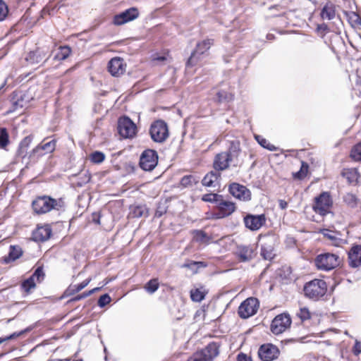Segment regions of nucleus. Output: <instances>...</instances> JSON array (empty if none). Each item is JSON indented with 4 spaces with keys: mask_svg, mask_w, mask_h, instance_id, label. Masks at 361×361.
I'll use <instances>...</instances> for the list:
<instances>
[{
    "mask_svg": "<svg viewBox=\"0 0 361 361\" xmlns=\"http://www.w3.org/2000/svg\"><path fill=\"white\" fill-rule=\"evenodd\" d=\"M61 199L56 200L47 195L39 196L32 202V207L35 214H43L52 209L59 210L63 207Z\"/></svg>",
    "mask_w": 361,
    "mask_h": 361,
    "instance_id": "f257e3e1",
    "label": "nucleus"
},
{
    "mask_svg": "<svg viewBox=\"0 0 361 361\" xmlns=\"http://www.w3.org/2000/svg\"><path fill=\"white\" fill-rule=\"evenodd\" d=\"M303 290L307 298L318 300L326 294L327 285L322 279H314L305 283Z\"/></svg>",
    "mask_w": 361,
    "mask_h": 361,
    "instance_id": "f03ea898",
    "label": "nucleus"
},
{
    "mask_svg": "<svg viewBox=\"0 0 361 361\" xmlns=\"http://www.w3.org/2000/svg\"><path fill=\"white\" fill-rule=\"evenodd\" d=\"M219 354V345L211 342L204 348L196 351L187 361H213Z\"/></svg>",
    "mask_w": 361,
    "mask_h": 361,
    "instance_id": "7ed1b4c3",
    "label": "nucleus"
},
{
    "mask_svg": "<svg viewBox=\"0 0 361 361\" xmlns=\"http://www.w3.org/2000/svg\"><path fill=\"white\" fill-rule=\"evenodd\" d=\"M340 257L338 255L324 252L317 255L314 259V263L317 268L322 271H330L340 264Z\"/></svg>",
    "mask_w": 361,
    "mask_h": 361,
    "instance_id": "20e7f679",
    "label": "nucleus"
},
{
    "mask_svg": "<svg viewBox=\"0 0 361 361\" xmlns=\"http://www.w3.org/2000/svg\"><path fill=\"white\" fill-rule=\"evenodd\" d=\"M214 41L211 39H204L197 44L195 49L191 53V55L186 62L187 67H192L198 63L202 59V55L205 54L213 44Z\"/></svg>",
    "mask_w": 361,
    "mask_h": 361,
    "instance_id": "39448f33",
    "label": "nucleus"
},
{
    "mask_svg": "<svg viewBox=\"0 0 361 361\" xmlns=\"http://www.w3.org/2000/svg\"><path fill=\"white\" fill-rule=\"evenodd\" d=\"M149 133L154 142H164L169 137V129L166 123L162 120L154 121L151 125Z\"/></svg>",
    "mask_w": 361,
    "mask_h": 361,
    "instance_id": "423d86ee",
    "label": "nucleus"
},
{
    "mask_svg": "<svg viewBox=\"0 0 361 361\" xmlns=\"http://www.w3.org/2000/svg\"><path fill=\"white\" fill-rule=\"evenodd\" d=\"M158 154L154 149H147L143 151L140 157V166L144 171H152L158 164Z\"/></svg>",
    "mask_w": 361,
    "mask_h": 361,
    "instance_id": "0eeeda50",
    "label": "nucleus"
},
{
    "mask_svg": "<svg viewBox=\"0 0 361 361\" xmlns=\"http://www.w3.org/2000/svg\"><path fill=\"white\" fill-rule=\"evenodd\" d=\"M331 206L332 201L329 194L326 192H324L318 197H315L312 208L317 214L325 216L329 213Z\"/></svg>",
    "mask_w": 361,
    "mask_h": 361,
    "instance_id": "6e6552de",
    "label": "nucleus"
},
{
    "mask_svg": "<svg viewBox=\"0 0 361 361\" xmlns=\"http://www.w3.org/2000/svg\"><path fill=\"white\" fill-rule=\"evenodd\" d=\"M291 324V319L288 314L283 313L274 317L271 324V331L275 335L283 333Z\"/></svg>",
    "mask_w": 361,
    "mask_h": 361,
    "instance_id": "1a4fd4ad",
    "label": "nucleus"
},
{
    "mask_svg": "<svg viewBox=\"0 0 361 361\" xmlns=\"http://www.w3.org/2000/svg\"><path fill=\"white\" fill-rule=\"evenodd\" d=\"M117 128L119 135L123 138H131L136 134L135 124L126 116L118 119Z\"/></svg>",
    "mask_w": 361,
    "mask_h": 361,
    "instance_id": "9d476101",
    "label": "nucleus"
},
{
    "mask_svg": "<svg viewBox=\"0 0 361 361\" xmlns=\"http://www.w3.org/2000/svg\"><path fill=\"white\" fill-rule=\"evenodd\" d=\"M259 301L255 298H249L244 300L238 307V314L241 318L247 319L257 312Z\"/></svg>",
    "mask_w": 361,
    "mask_h": 361,
    "instance_id": "9b49d317",
    "label": "nucleus"
},
{
    "mask_svg": "<svg viewBox=\"0 0 361 361\" xmlns=\"http://www.w3.org/2000/svg\"><path fill=\"white\" fill-rule=\"evenodd\" d=\"M256 249L252 245H239L236 247L235 255L241 262L251 261L256 256Z\"/></svg>",
    "mask_w": 361,
    "mask_h": 361,
    "instance_id": "f8f14e48",
    "label": "nucleus"
},
{
    "mask_svg": "<svg viewBox=\"0 0 361 361\" xmlns=\"http://www.w3.org/2000/svg\"><path fill=\"white\" fill-rule=\"evenodd\" d=\"M279 354V348L271 343L262 345L258 350V355L263 361H273L278 358Z\"/></svg>",
    "mask_w": 361,
    "mask_h": 361,
    "instance_id": "ddd939ff",
    "label": "nucleus"
},
{
    "mask_svg": "<svg viewBox=\"0 0 361 361\" xmlns=\"http://www.w3.org/2000/svg\"><path fill=\"white\" fill-rule=\"evenodd\" d=\"M228 159L231 162V166L236 167L240 166L243 162L242 152L240 149V142L238 141H232L227 152Z\"/></svg>",
    "mask_w": 361,
    "mask_h": 361,
    "instance_id": "4468645a",
    "label": "nucleus"
},
{
    "mask_svg": "<svg viewBox=\"0 0 361 361\" xmlns=\"http://www.w3.org/2000/svg\"><path fill=\"white\" fill-rule=\"evenodd\" d=\"M44 276L43 267H38L29 278L23 281L21 288L26 293H29L31 289L35 288L36 286L35 279L38 283H40L44 280Z\"/></svg>",
    "mask_w": 361,
    "mask_h": 361,
    "instance_id": "2eb2a0df",
    "label": "nucleus"
},
{
    "mask_svg": "<svg viewBox=\"0 0 361 361\" xmlns=\"http://www.w3.org/2000/svg\"><path fill=\"white\" fill-rule=\"evenodd\" d=\"M126 70V63L120 57H114L108 63V71L114 77L122 75Z\"/></svg>",
    "mask_w": 361,
    "mask_h": 361,
    "instance_id": "dca6fc26",
    "label": "nucleus"
},
{
    "mask_svg": "<svg viewBox=\"0 0 361 361\" xmlns=\"http://www.w3.org/2000/svg\"><path fill=\"white\" fill-rule=\"evenodd\" d=\"M230 193L235 198L247 201L251 199V192L245 186L237 183H233L229 185Z\"/></svg>",
    "mask_w": 361,
    "mask_h": 361,
    "instance_id": "f3484780",
    "label": "nucleus"
},
{
    "mask_svg": "<svg viewBox=\"0 0 361 361\" xmlns=\"http://www.w3.org/2000/svg\"><path fill=\"white\" fill-rule=\"evenodd\" d=\"M138 16L139 11L137 8L132 7L118 15H116L114 18V23L116 25H121L136 19Z\"/></svg>",
    "mask_w": 361,
    "mask_h": 361,
    "instance_id": "a211bd4d",
    "label": "nucleus"
},
{
    "mask_svg": "<svg viewBox=\"0 0 361 361\" xmlns=\"http://www.w3.org/2000/svg\"><path fill=\"white\" fill-rule=\"evenodd\" d=\"M266 222L264 214H247L244 217V223L250 231L259 230Z\"/></svg>",
    "mask_w": 361,
    "mask_h": 361,
    "instance_id": "6ab92c4d",
    "label": "nucleus"
},
{
    "mask_svg": "<svg viewBox=\"0 0 361 361\" xmlns=\"http://www.w3.org/2000/svg\"><path fill=\"white\" fill-rule=\"evenodd\" d=\"M218 213L216 214L218 219L225 218L230 216L235 211V204L233 202L225 200L221 197V200L216 205Z\"/></svg>",
    "mask_w": 361,
    "mask_h": 361,
    "instance_id": "aec40b11",
    "label": "nucleus"
},
{
    "mask_svg": "<svg viewBox=\"0 0 361 361\" xmlns=\"http://www.w3.org/2000/svg\"><path fill=\"white\" fill-rule=\"evenodd\" d=\"M48 53V49L38 48L35 51H30L25 59L32 65L38 64L42 61L46 63L49 59V56H47Z\"/></svg>",
    "mask_w": 361,
    "mask_h": 361,
    "instance_id": "412c9836",
    "label": "nucleus"
},
{
    "mask_svg": "<svg viewBox=\"0 0 361 361\" xmlns=\"http://www.w3.org/2000/svg\"><path fill=\"white\" fill-rule=\"evenodd\" d=\"M56 147V140H51L44 144H39L34 148L30 154V158L37 157H42L47 153H51L54 151Z\"/></svg>",
    "mask_w": 361,
    "mask_h": 361,
    "instance_id": "4be33fe9",
    "label": "nucleus"
},
{
    "mask_svg": "<svg viewBox=\"0 0 361 361\" xmlns=\"http://www.w3.org/2000/svg\"><path fill=\"white\" fill-rule=\"evenodd\" d=\"M348 264L351 268H358L361 265V245H355L348 252Z\"/></svg>",
    "mask_w": 361,
    "mask_h": 361,
    "instance_id": "5701e85b",
    "label": "nucleus"
},
{
    "mask_svg": "<svg viewBox=\"0 0 361 361\" xmlns=\"http://www.w3.org/2000/svg\"><path fill=\"white\" fill-rule=\"evenodd\" d=\"M231 165L228 154L223 152L217 154L214 160L213 166L216 171H224Z\"/></svg>",
    "mask_w": 361,
    "mask_h": 361,
    "instance_id": "b1692460",
    "label": "nucleus"
},
{
    "mask_svg": "<svg viewBox=\"0 0 361 361\" xmlns=\"http://www.w3.org/2000/svg\"><path fill=\"white\" fill-rule=\"evenodd\" d=\"M51 233L52 231L50 226H40L34 231L32 238L36 242H44L50 238Z\"/></svg>",
    "mask_w": 361,
    "mask_h": 361,
    "instance_id": "393cba45",
    "label": "nucleus"
},
{
    "mask_svg": "<svg viewBox=\"0 0 361 361\" xmlns=\"http://www.w3.org/2000/svg\"><path fill=\"white\" fill-rule=\"evenodd\" d=\"M321 233L326 238L331 241V244L336 247H341L345 241L339 238V233L329 229H322Z\"/></svg>",
    "mask_w": 361,
    "mask_h": 361,
    "instance_id": "a878e982",
    "label": "nucleus"
},
{
    "mask_svg": "<svg viewBox=\"0 0 361 361\" xmlns=\"http://www.w3.org/2000/svg\"><path fill=\"white\" fill-rule=\"evenodd\" d=\"M274 239L267 238L266 242L262 245L261 255L264 259H271L274 254Z\"/></svg>",
    "mask_w": 361,
    "mask_h": 361,
    "instance_id": "bb28decb",
    "label": "nucleus"
},
{
    "mask_svg": "<svg viewBox=\"0 0 361 361\" xmlns=\"http://www.w3.org/2000/svg\"><path fill=\"white\" fill-rule=\"evenodd\" d=\"M10 102L11 103V109L10 112L16 111L20 108H23L25 105L23 94L21 92H13L10 96Z\"/></svg>",
    "mask_w": 361,
    "mask_h": 361,
    "instance_id": "cd10ccee",
    "label": "nucleus"
},
{
    "mask_svg": "<svg viewBox=\"0 0 361 361\" xmlns=\"http://www.w3.org/2000/svg\"><path fill=\"white\" fill-rule=\"evenodd\" d=\"M23 250L19 245H11L8 255L4 257V262L8 264L19 259L23 255Z\"/></svg>",
    "mask_w": 361,
    "mask_h": 361,
    "instance_id": "c85d7f7f",
    "label": "nucleus"
},
{
    "mask_svg": "<svg viewBox=\"0 0 361 361\" xmlns=\"http://www.w3.org/2000/svg\"><path fill=\"white\" fill-rule=\"evenodd\" d=\"M343 177L346 178L350 184L356 185L360 177L357 170L355 168L344 169L341 173Z\"/></svg>",
    "mask_w": 361,
    "mask_h": 361,
    "instance_id": "c756f323",
    "label": "nucleus"
},
{
    "mask_svg": "<svg viewBox=\"0 0 361 361\" xmlns=\"http://www.w3.org/2000/svg\"><path fill=\"white\" fill-rule=\"evenodd\" d=\"M219 177V173L212 171L204 176L202 180V184L206 187H215Z\"/></svg>",
    "mask_w": 361,
    "mask_h": 361,
    "instance_id": "7c9ffc66",
    "label": "nucleus"
},
{
    "mask_svg": "<svg viewBox=\"0 0 361 361\" xmlns=\"http://www.w3.org/2000/svg\"><path fill=\"white\" fill-rule=\"evenodd\" d=\"M335 16L336 11L334 6L332 4L325 5L321 11V17L324 20H332L335 18Z\"/></svg>",
    "mask_w": 361,
    "mask_h": 361,
    "instance_id": "2f4dec72",
    "label": "nucleus"
},
{
    "mask_svg": "<svg viewBox=\"0 0 361 361\" xmlns=\"http://www.w3.org/2000/svg\"><path fill=\"white\" fill-rule=\"evenodd\" d=\"M207 291L204 287L201 286L200 288H195L190 290V298L194 302H201L204 299Z\"/></svg>",
    "mask_w": 361,
    "mask_h": 361,
    "instance_id": "473e14b6",
    "label": "nucleus"
},
{
    "mask_svg": "<svg viewBox=\"0 0 361 361\" xmlns=\"http://www.w3.org/2000/svg\"><path fill=\"white\" fill-rule=\"evenodd\" d=\"M147 214V209L145 205H137L130 207V215L132 218H140L146 216Z\"/></svg>",
    "mask_w": 361,
    "mask_h": 361,
    "instance_id": "72a5a7b5",
    "label": "nucleus"
},
{
    "mask_svg": "<svg viewBox=\"0 0 361 361\" xmlns=\"http://www.w3.org/2000/svg\"><path fill=\"white\" fill-rule=\"evenodd\" d=\"M90 281H91V279H87L85 280L84 281H82V283H80V284L70 285L69 287L66 289V293L68 295H74L75 293L80 291L84 288H85L89 284Z\"/></svg>",
    "mask_w": 361,
    "mask_h": 361,
    "instance_id": "f704fd0d",
    "label": "nucleus"
},
{
    "mask_svg": "<svg viewBox=\"0 0 361 361\" xmlns=\"http://www.w3.org/2000/svg\"><path fill=\"white\" fill-rule=\"evenodd\" d=\"M71 52V50L68 46L60 47L53 59L56 61H63L69 56Z\"/></svg>",
    "mask_w": 361,
    "mask_h": 361,
    "instance_id": "c9c22d12",
    "label": "nucleus"
},
{
    "mask_svg": "<svg viewBox=\"0 0 361 361\" xmlns=\"http://www.w3.org/2000/svg\"><path fill=\"white\" fill-rule=\"evenodd\" d=\"M345 14L346 17L348 18V20L349 23L351 24L353 27H358L361 26V18L360 16L353 11L350 12H345Z\"/></svg>",
    "mask_w": 361,
    "mask_h": 361,
    "instance_id": "e433bc0d",
    "label": "nucleus"
},
{
    "mask_svg": "<svg viewBox=\"0 0 361 361\" xmlns=\"http://www.w3.org/2000/svg\"><path fill=\"white\" fill-rule=\"evenodd\" d=\"M257 142L264 148L271 151L274 152L276 151L277 147L274 145L271 144L267 140L262 137L261 135H255V136Z\"/></svg>",
    "mask_w": 361,
    "mask_h": 361,
    "instance_id": "4c0bfd02",
    "label": "nucleus"
},
{
    "mask_svg": "<svg viewBox=\"0 0 361 361\" xmlns=\"http://www.w3.org/2000/svg\"><path fill=\"white\" fill-rule=\"evenodd\" d=\"M221 195L216 193H207L202 197V200L207 202L216 203V205L221 200Z\"/></svg>",
    "mask_w": 361,
    "mask_h": 361,
    "instance_id": "58836bf2",
    "label": "nucleus"
},
{
    "mask_svg": "<svg viewBox=\"0 0 361 361\" xmlns=\"http://www.w3.org/2000/svg\"><path fill=\"white\" fill-rule=\"evenodd\" d=\"M198 183V180L192 175L184 176L180 180V185L184 188L192 186Z\"/></svg>",
    "mask_w": 361,
    "mask_h": 361,
    "instance_id": "ea45409f",
    "label": "nucleus"
},
{
    "mask_svg": "<svg viewBox=\"0 0 361 361\" xmlns=\"http://www.w3.org/2000/svg\"><path fill=\"white\" fill-rule=\"evenodd\" d=\"M219 102H228L233 99V94L224 90L219 91L216 93Z\"/></svg>",
    "mask_w": 361,
    "mask_h": 361,
    "instance_id": "a19ab883",
    "label": "nucleus"
},
{
    "mask_svg": "<svg viewBox=\"0 0 361 361\" xmlns=\"http://www.w3.org/2000/svg\"><path fill=\"white\" fill-rule=\"evenodd\" d=\"M193 238L195 241L200 243H206L209 240L207 233L202 230H195L193 231Z\"/></svg>",
    "mask_w": 361,
    "mask_h": 361,
    "instance_id": "79ce46f5",
    "label": "nucleus"
},
{
    "mask_svg": "<svg viewBox=\"0 0 361 361\" xmlns=\"http://www.w3.org/2000/svg\"><path fill=\"white\" fill-rule=\"evenodd\" d=\"M145 290L149 293H154L159 288V282L157 279L149 280L145 286Z\"/></svg>",
    "mask_w": 361,
    "mask_h": 361,
    "instance_id": "37998d69",
    "label": "nucleus"
},
{
    "mask_svg": "<svg viewBox=\"0 0 361 361\" xmlns=\"http://www.w3.org/2000/svg\"><path fill=\"white\" fill-rule=\"evenodd\" d=\"M344 202L350 207L354 208L357 204L356 196L352 193H347L343 197Z\"/></svg>",
    "mask_w": 361,
    "mask_h": 361,
    "instance_id": "c03bdc74",
    "label": "nucleus"
},
{
    "mask_svg": "<svg viewBox=\"0 0 361 361\" xmlns=\"http://www.w3.org/2000/svg\"><path fill=\"white\" fill-rule=\"evenodd\" d=\"M9 142L8 134L5 128H0V148L5 147Z\"/></svg>",
    "mask_w": 361,
    "mask_h": 361,
    "instance_id": "a18cd8bd",
    "label": "nucleus"
},
{
    "mask_svg": "<svg viewBox=\"0 0 361 361\" xmlns=\"http://www.w3.org/2000/svg\"><path fill=\"white\" fill-rule=\"evenodd\" d=\"M350 157L355 161H361V142L355 145L352 149Z\"/></svg>",
    "mask_w": 361,
    "mask_h": 361,
    "instance_id": "49530a36",
    "label": "nucleus"
},
{
    "mask_svg": "<svg viewBox=\"0 0 361 361\" xmlns=\"http://www.w3.org/2000/svg\"><path fill=\"white\" fill-rule=\"evenodd\" d=\"M105 159V155L103 152L96 151L91 154L90 160L94 164H100Z\"/></svg>",
    "mask_w": 361,
    "mask_h": 361,
    "instance_id": "de8ad7c7",
    "label": "nucleus"
},
{
    "mask_svg": "<svg viewBox=\"0 0 361 361\" xmlns=\"http://www.w3.org/2000/svg\"><path fill=\"white\" fill-rule=\"evenodd\" d=\"M166 204H167L166 201H164V202H159L158 204L156 212H155L156 217L159 218L163 214L166 213L167 209H168V206Z\"/></svg>",
    "mask_w": 361,
    "mask_h": 361,
    "instance_id": "09e8293b",
    "label": "nucleus"
},
{
    "mask_svg": "<svg viewBox=\"0 0 361 361\" xmlns=\"http://www.w3.org/2000/svg\"><path fill=\"white\" fill-rule=\"evenodd\" d=\"M297 316L302 322H305L310 319V312L306 307L300 308L299 312H297Z\"/></svg>",
    "mask_w": 361,
    "mask_h": 361,
    "instance_id": "8fccbe9b",
    "label": "nucleus"
},
{
    "mask_svg": "<svg viewBox=\"0 0 361 361\" xmlns=\"http://www.w3.org/2000/svg\"><path fill=\"white\" fill-rule=\"evenodd\" d=\"M307 170L308 165L305 162H302L300 170L294 174V177L295 178L302 179L306 176Z\"/></svg>",
    "mask_w": 361,
    "mask_h": 361,
    "instance_id": "3c124183",
    "label": "nucleus"
},
{
    "mask_svg": "<svg viewBox=\"0 0 361 361\" xmlns=\"http://www.w3.org/2000/svg\"><path fill=\"white\" fill-rule=\"evenodd\" d=\"M32 141V137L31 135H28L25 137L20 143V150L21 152L26 150Z\"/></svg>",
    "mask_w": 361,
    "mask_h": 361,
    "instance_id": "603ef678",
    "label": "nucleus"
},
{
    "mask_svg": "<svg viewBox=\"0 0 361 361\" xmlns=\"http://www.w3.org/2000/svg\"><path fill=\"white\" fill-rule=\"evenodd\" d=\"M192 266H196V269L200 268H204L207 267V264L204 262H196V261H190L188 263L184 264L182 267H186L188 269H192Z\"/></svg>",
    "mask_w": 361,
    "mask_h": 361,
    "instance_id": "864d4df0",
    "label": "nucleus"
},
{
    "mask_svg": "<svg viewBox=\"0 0 361 361\" xmlns=\"http://www.w3.org/2000/svg\"><path fill=\"white\" fill-rule=\"evenodd\" d=\"M111 301V297L109 295V294L106 293L99 297L97 304L99 307H104Z\"/></svg>",
    "mask_w": 361,
    "mask_h": 361,
    "instance_id": "5fc2aeb1",
    "label": "nucleus"
},
{
    "mask_svg": "<svg viewBox=\"0 0 361 361\" xmlns=\"http://www.w3.org/2000/svg\"><path fill=\"white\" fill-rule=\"evenodd\" d=\"M8 13V9L7 5L2 0H0V21L6 18Z\"/></svg>",
    "mask_w": 361,
    "mask_h": 361,
    "instance_id": "6e6d98bb",
    "label": "nucleus"
},
{
    "mask_svg": "<svg viewBox=\"0 0 361 361\" xmlns=\"http://www.w3.org/2000/svg\"><path fill=\"white\" fill-rule=\"evenodd\" d=\"M24 332H25V331H20V332H14L13 334H11L8 336H6L5 338H0V343H1L4 341H8V340H11V339L16 338L20 336V335H22Z\"/></svg>",
    "mask_w": 361,
    "mask_h": 361,
    "instance_id": "4d7b16f0",
    "label": "nucleus"
},
{
    "mask_svg": "<svg viewBox=\"0 0 361 361\" xmlns=\"http://www.w3.org/2000/svg\"><path fill=\"white\" fill-rule=\"evenodd\" d=\"M90 296L87 291L82 293V294L78 295L75 297L73 298L71 301L72 302H76L78 300H80L82 299H84L87 297Z\"/></svg>",
    "mask_w": 361,
    "mask_h": 361,
    "instance_id": "13d9d810",
    "label": "nucleus"
},
{
    "mask_svg": "<svg viewBox=\"0 0 361 361\" xmlns=\"http://www.w3.org/2000/svg\"><path fill=\"white\" fill-rule=\"evenodd\" d=\"M360 353H361V343L360 341H356L355 345L353 347V353L355 355H357Z\"/></svg>",
    "mask_w": 361,
    "mask_h": 361,
    "instance_id": "bf43d9fd",
    "label": "nucleus"
},
{
    "mask_svg": "<svg viewBox=\"0 0 361 361\" xmlns=\"http://www.w3.org/2000/svg\"><path fill=\"white\" fill-rule=\"evenodd\" d=\"M238 361H252L251 358L246 354L240 353L237 357Z\"/></svg>",
    "mask_w": 361,
    "mask_h": 361,
    "instance_id": "052dcab7",
    "label": "nucleus"
},
{
    "mask_svg": "<svg viewBox=\"0 0 361 361\" xmlns=\"http://www.w3.org/2000/svg\"><path fill=\"white\" fill-rule=\"evenodd\" d=\"M279 206L281 209H286L288 207V202L286 200H279Z\"/></svg>",
    "mask_w": 361,
    "mask_h": 361,
    "instance_id": "680f3d73",
    "label": "nucleus"
},
{
    "mask_svg": "<svg viewBox=\"0 0 361 361\" xmlns=\"http://www.w3.org/2000/svg\"><path fill=\"white\" fill-rule=\"evenodd\" d=\"M92 221L97 224H100V216L98 214H93Z\"/></svg>",
    "mask_w": 361,
    "mask_h": 361,
    "instance_id": "e2e57ef3",
    "label": "nucleus"
},
{
    "mask_svg": "<svg viewBox=\"0 0 361 361\" xmlns=\"http://www.w3.org/2000/svg\"><path fill=\"white\" fill-rule=\"evenodd\" d=\"M100 289H101V288H99V287L94 288H93V289H92V290H89V291H87V293H88L89 295H92V293H95V292H97V291L99 290Z\"/></svg>",
    "mask_w": 361,
    "mask_h": 361,
    "instance_id": "0e129e2a",
    "label": "nucleus"
},
{
    "mask_svg": "<svg viewBox=\"0 0 361 361\" xmlns=\"http://www.w3.org/2000/svg\"><path fill=\"white\" fill-rule=\"evenodd\" d=\"M317 28H318V30H326L327 29V25L325 24H322V25H318Z\"/></svg>",
    "mask_w": 361,
    "mask_h": 361,
    "instance_id": "69168bd1",
    "label": "nucleus"
},
{
    "mask_svg": "<svg viewBox=\"0 0 361 361\" xmlns=\"http://www.w3.org/2000/svg\"><path fill=\"white\" fill-rule=\"evenodd\" d=\"M267 38L269 40H271V39H273L274 38V35H272V34H268V35H267Z\"/></svg>",
    "mask_w": 361,
    "mask_h": 361,
    "instance_id": "338daca9",
    "label": "nucleus"
},
{
    "mask_svg": "<svg viewBox=\"0 0 361 361\" xmlns=\"http://www.w3.org/2000/svg\"><path fill=\"white\" fill-rule=\"evenodd\" d=\"M6 85V81L0 86V94L4 92L3 88Z\"/></svg>",
    "mask_w": 361,
    "mask_h": 361,
    "instance_id": "774afa93",
    "label": "nucleus"
}]
</instances>
